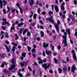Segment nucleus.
Instances as JSON below:
<instances>
[{
  "label": "nucleus",
  "mask_w": 77,
  "mask_h": 77,
  "mask_svg": "<svg viewBox=\"0 0 77 77\" xmlns=\"http://www.w3.org/2000/svg\"><path fill=\"white\" fill-rule=\"evenodd\" d=\"M39 22L40 23H41L42 24H44V23L42 22V20H40L39 21Z\"/></svg>",
  "instance_id": "nucleus-56"
},
{
  "label": "nucleus",
  "mask_w": 77,
  "mask_h": 77,
  "mask_svg": "<svg viewBox=\"0 0 77 77\" xmlns=\"http://www.w3.org/2000/svg\"><path fill=\"white\" fill-rule=\"evenodd\" d=\"M55 27L56 29L57 32H59V28L57 24H56L55 25Z\"/></svg>",
  "instance_id": "nucleus-6"
},
{
  "label": "nucleus",
  "mask_w": 77,
  "mask_h": 77,
  "mask_svg": "<svg viewBox=\"0 0 77 77\" xmlns=\"http://www.w3.org/2000/svg\"><path fill=\"white\" fill-rule=\"evenodd\" d=\"M54 61L55 63H57L58 61H57V59H56L55 58H54Z\"/></svg>",
  "instance_id": "nucleus-29"
},
{
  "label": "nucleus",
  "mask_w": 77,
  "mask_h": 77,
  "mask_svg": "<svg viewBox=\"0 0 77 77\" xmlns=\"http://www.w3.org/2000/svg\"><path fill=\"white\" fill-rule=\"evenodd\" d=\"M37 40L38 41H39L41 40V38L39 37H38L37 38Z\"/></svg>",
  "instance_id": "nucleus-44"
},
{
  "label": "nucleus",
  "mask_w": 77,
  "mask_h": 77,
  "mask_svg": "<svg viewBox=\"0 0 77 77\" xmlns=\"http://www.w3.org/2000/svg\"><path fill=\"white\" fill-rule=\"evenodd\" d=\"M18 75H19L20 77H23V74L20 73H18Z\"/></svg>",
  "instance_id": "nucleus-42"
},
{
  "label": "nucleus",
  "mask_w": 77,
  "mask_h": 77,
  "mask_svg": "<svg viewBox=\"0 0 77 77\" xmlns=\"http://www.w3.org/2000/svg\"><path fill=\"white\" fill-rule=\"evenodd\" d=\"M37 16V14H34L33 16V18L34 19H36V16Z\"/></svg>",
  "instance_id": "nucleus-36"
},
{
  "label": "nucleus",
  "mask_w": 77,
  "mask_h": 77,
  "mask_svg": "<svg viewBox=\"0 0 77 77\" xmlns=\"http://www.w3.org/2000/svg\"><path fill=\"white\" fill-rule=\"evenodd\" d=\"M60 48H61V47H60V46H58V50H60Z\"/></svg>",
  "instance_id": "nucleus-63"
},
{
  "label": "nucleus",
  "mask_w": 77,
  "mask_h": 77,
  "mask_svg": "<svg viewBox=\"0 0 77 77\" xmlns=\"http://www.w3.org/2000/svg\"><path fill=\"white\" fill-rule=\"evenodd\" d=\"M46 8H48L49 6L48 5V4H46L45 5Z\"/></svg>",
  "instance_id": "nucleus-62"
},
{
  "label": "nucleus",
  "mask_w": 77,
  "mask_h": 77,
  "mask_svg": "<svg viewBox=\"0 0 77 77\" xmlns=\"http://www.w3.org/2000/svg\"><path fill=\"white\" fill-rule=\"evenodd\" d=\"M28 68L30 71H32V68H31V67H30L29 66L28 67Z\"/></svg>",
  "instance_id": "nucleus-39"
},
{
  "label": "nucleus",
  "mask_w": 77,
  "mask_h": 77,
  "mask_svg": "<svg viewBox=\"0 0 77 77\" xmlns=\"http://www.w3.org/2000/svg\"><path fill=\"white\" fill-rule=\"evenodd\" d=\"M19 9H20V12L21 14H23V10H22V9H21V7H19Z\"/></svg>",
  "instance_id": "nucleus-33"
},
{
  "label": "nucleus",
  "mask_w": 77,
  "mask_h": 77,
  "mask_svg": "<svg viewBox=\"0 0 77 77\" xmlns=\"http://www.w3.org/2000/svg\"><path fill=\"white\" fill-rule=\"evenodd\" d=\"M42 15H45L46 14V13L45 11H43L42 12Z\"/></svg>",
  "instance_id": "nucleus-45"
},
{
  "label": "nucleus",
  "mask_w": 77,
  "mask_h": 77,
  "mask_svg": "<svg viewBox=\"0 0 77 77\" xmlns=\"http://www.w3.org/2000/svg\"><path fill=\"white\" fill-rule=\"evenodd\" d=\"M15 67V65H12L11 66V68L9 67V70H12V69H14Z\"/></svg>",
  "instance_id": "nucleus-12"
},
{
  "label": "nucleus",
  "mask_w": 77,
  "mask_h": 77,
  "mask_svg": "<svg viewBox=\"0 0 77 77\" xmlns=\"http://www.w3.org/2000/svg\"><path fill=\"white\" fill-rule=\"evenodd\" d=\"M40 9H40V8H38V14H39V12H40V11H41L40 10Z\"/></svg>",
  "instance_id": "nucleus-48"
},
{
  "label": "nucleus",
  "mask_w": 77,
  "mask_h": 77,
  "mask_svg": "<svg viewBox=\"0 0 77 77\" xmlns=\"http://www.w3.org/2000/svg\"><path fill=\"white\" fill-rule=\"evenodd\" d=\"M5 47L6 48V49H7V51L8 52H9L10 51V49L9 48V47H8L6 45H4Z\"/></svg>",
  "instance_id": "nucleus-15"
},
{
  "label": "nucleus",
  "mask_w": 77,
  "mask_h": 77,
  "mask_svg": "<svg viewBox=\"0 0 77 77\" xmlns=\"http://www.w3.org/2000/svg\"><path fill=\"white\" fill-rule=\"evenodd\" d=\"M21 48V46L20 45L18 46V47L17 48H18L19 49H20Z\"/></svg>",
  "instance_id": "nucleus-61"
},
{
  "label": "nucleus",
  "mask_w": 77,
  "mask_h": 77,
  "mask_svg": "<svg viewBox=\"0 0 77 77\" xmlns=\"http://www.w3.org/2000/svg\"><path fill=\"white\" fill-rule=\"evenodd\" d=\"M74 3L75 5H77V1H76V0H74Z\"/></svg>",
  "instance_id": "nucleus-55"
},
{
  "label": "nucleus",
  "mask_w": 77,
  "mask_h": 77,
  "mask_svg": "<svg viewBox=\"0 0 77 77\" xmlns=\"http://www.w3.org/2000/svg\"><path fill=\"white\" fill-rule=\"evenodd\" d=\"M22 32H23V29H21L20 31H19V33L20 34H21L22 33Z\"/></svg>",
  "instance_id": "nucleus-43"
},
{
  "label": "nucleus",
  "mask_w": 77,
  "mask_h": 77,
  "mask_svg": "<svg viewBox=\"0 0 77 77\" xmlns=\"http://www.w3.org/2000/svg\"><path fill=\"white\" fill-rule=\"evenodd\" d=\"M56 35H55V36H53V39L54 40H55L56 39Z\"/></svg>",
  "instance_id": "nucleus-52"
},
{
  "label": "nucleus",
  "mask_w": 77,
  "mask_h": 77,
  "mask_svg": "<svg viewBox=\"0 0 77 77\" xmlns=\"http://www.w3.org/2000/svg\"><path fill=\"white\" fill-rule=\"evenodd\" d=\"M50 65H51V64L50 63H44L42 65V66L43 68H44L45 70L46 71L47 69H48Z\"/></svg>",
  "instance_id": "nucleus-1"
},
{
  "label": "nucleus",
  "mask_w": 77,
  "mask_h": 77,
  "mask_svg": "<svg viewBox=\"0 0 77 77\" xmlns=\"http://www.w3.org/2000/svg\"><path fill=\"white\" fill-rule=\"evenodd\" d=\"M72 54H73V55H74V54H75V51H74V50H73L72 51Z\"/></svg>",
  "instance_id": "nucleus-51"
},
{
  "label": "nucleus",
  "mask_w": 77,
  "mask_h": 77,
  "mask_svg": "<svg viewBox=\"0 0 77 77\" xmlns=\"http://www.w3.org/2000/svg\"><path fill=\"white\" fill-rule=\"evenodd\" d=\"M55 10L56 11V12H59V8L57 5H55Z\"/></svg>",
  "instance_id": "nucleus-10"
},
{
  "label": "nucleus",
  "mask_w": 77,
  "mask_h": 77,
  "mask_svg": "<svg viewBox=\"0 0 77 77\" xmlns=\"http://www.w3.org/2000/svg\"><path fill=\"white\" fill-rule=\"evenodd\" d=\"M15 40H18L19 38V37L17 36V34H15Z\"/></svg>",
  "instance_id": "nucleus-25"
},
{
  "label": "nucleus",
  "mask_w": 77,
  "mask_h": 77,
  "mask_svg": "<svg viewBox=\"0 0 77 77\" xmlns=\"http://www.w3.org/2000/svg\"><path fill=\"white\" fill-rule=\"evenodd\" d=\"M58 70L59 71L58 72L59 73H60L62 72V69L60 68H59L58 69Z\"/></svg>",
  "instance_id": "nucleus-32"
},
{
  "label": "nucleus",
  "mask_w": 77,
  "mask_h": 77,
  "mask_svg": "<svg viewBox=\"0 0 77 77\" xmlns=\"http://www.w3.org/2000/svg\"><path fill=\"white\" fill-rule=\"evenodd\" d=\"M62 38L64 39L63 42H67L66 41V36L63 35L62 36Z\"/></svg>",
  "instance_id": "nucleus-11"
},
{
  "label": "nucleus",
  "mask_w": 77,
  "mask_h": 77,
  "mask_svg": "<svg viewBox=\"0 0 77 77\" xmlns=\"http://www.w3.org/2000/svg\"><path fill=\"white\" fill-rule=\"evenodd\" d=\"M42 63H43L42 60H40V61L38 62V63L39 64H41V63L42 64Z\"/></svg>",
  "instance_id": "nucleus-46"
},
{
  "label": "nucleus",
  "mask_w": 77,
  "mask_h": 77,
  "mask_svg": "<svg viewBox=\"0 0 77 77\" xmlns=\"http://www.w3.org/2000/svg\"><path fill=\"white\" fill-rule=\"evenodd\" d=\"M46 21H49V22H51V23H54V21L53 20V19H52L50 17H48L47 18H46Z\"/></svg>",
  "instance_id": "nucleus-4"
},
{
  "label": "nucleus",
  "mask_w": 77,
  "mask_h": 77,
  "mask_svg": "<svg viewBox=\"0 0 77 77\" xmlns=\"http://www.w3.org/2000/svg\"><path fill=\"white\" fill-rule=\"evenodd\" d=\"M37 59L38 60H42L41 59V58H40L39 57H37Z\"/></svg>",
  "instance_id": "nucleus-54"
},
{
  "label": "nucleus",
  "mask_w": 77,
  "mask_h": 77,
  "mask_svg": "<svg viewBox=\"0 0 77 77\" xmlns=\"http://www.w3.org/2000/svg\"><path fill=\"white\" fill-rule=\"evenodd\" d=\"M29 31V29H25V30L23 31V35H24L27 32Z\"/></svg>",
  "instance_id": "nucleus-14"
},
{
  "label": "nucleus",
  "mask_w": 77,
  "mask_h": 77,
  "mask_svg": "<svg viewBox=\"0 0 77 77\" xmlns=\"http://www.w3.org/2000/svg\"><path fill=\"white\" fill-rule=\"evenodd\" d=\"M3 11L4 14H6V11L5 9H3Z\"/></svg>",
  "instance_id": "nucleus-57"
},
{
  "label": "nucleus",
  "mask_w": 77,
  "mask_h": 77,
  "mask_svg": "<svg viewBox=\"0 0 77 77\" xmlns=\"http://www.w3.org/2000/svg\"><path fill=\"white\" fill-rule=\"evenodd\" d=\"M73 57L74 60H76L77 58H76V55H75V54H74L73 55Z\"/></svg>",
  "instance_id": "nucleus-18"
},
{
  "label": "nucleus",
  "mask_w": 77,
  "mask_h": 77,
  "mask_svg": "<svg viewBox=\"0 0 77 77\" xmlns=\"http://www.w3.org/2000/svg\"><path fill=\"white\" fill-rule=\"evenodd\" d=\"M66 69H67V67H64L63 68V71L64 72H65V71H66Z\"/></svg>",
  "instance_id": "nucleus-31"
},
{
  "label": "nucleus",
  "mask_w": 77,
  "mask_h": 77,
  "mask_svg": "<svg viewBox=\"0 0 77 77\" xmlns=\"http://www.w3.org/2000/svg\"><path fill=\"white\" fill-rule=\"evenodd\" d=\"M27 48L28 49V51L30 52V50L32 49V48H30L29 46H27Z\"/></svg>",
  "instance_id": "nucleus-22"
},
{
  "label": "nucleus",
  "mask_w": 77,
  "mask_h": 77,
  "mask_svg": "<svg viewBox=\"0 0 77 77\" xmlns=\"http://www.w3.org/2000/svg\"><path fill=\"white\" fill-rule=\"evenodd\" d=\"M31 14H30V15L29 16L30 18H31V17H33V13L32 12H31Z\"/></svg>",
  "instance_id": "nucleus-35"
},
{
  "label": "nucleus",
  "mask_w": 77,
  "mask_h": 77,
  "mask_svg": "<svg viewBox=\"0 0 77 77\" xmlns=\"http://www.w3.org/2000/svg\"><path fill=\"white\" fill-rule=\"evenodd\" d=\"M2 20L3 21H5V22H6V18H3Z\"/></svg>",
  "instance_id": "nucleus-53"
},
{
  "label": "nucleus",
  "mask_w": 77,
  "mask_h": 77,
  "mask_svg": "<svg viewBox=\"0 0 77 77\" xmlns=\"http://www.w3.org/2000/svg\"><path fill=\"white\" fill-rule=\"evenodd\" d=\"M16 5V6H17L19 8H20V4H19L18 3H17Z\"/></svg>",
  "instance_id": "nucleus-50"
},
{
  "label": "nucleus",
  "mask_w": 77,
  "mask_h": 77,
  "mask_svg": "<svg viewBox=\"0 0 77 77\" xmlns=\"http://www.w3.org/2000/svg\"><path fill=\"white\" fill-rule=\"evenodd\" d=\"M31 51L32 53H35V52H36V49L35 48H33L32 50Z\"/></svg>",
  "instance_id": "nucleus-26"
},
{
  "label": "nucleus",
  "mask_w": 77,
  "mask_h": 77,
  "mask_svg": "<svg viewBox=\"0 0 77 77\" xmlns=\"http://www.w3.org/2000/svg\"><path fill=\"white\" fill-rule=\"evenodd\" d=\"M75 70V65H74L72 66V72H74Z\"/></svg>",
  "instance_id": "nucleus-8"
},
{
  "label": "nucleus",
  "mask_w": 77,
  "mask_h": 77,
  "mask_svg": "<svg viewBox=\"0 0 77 77\" xmlns=\"http://www.w3.org/2000/svg\"><path fill=\"white\" fill-rule=\"evenodd\" d=\"M33 48H36V46L35 45H34L33 46Z\"/></svg>",
  "instance_id": "nucleus-60"
},
{
  "label": "nucleus",
  "mask_w": 77,
  "mask_h": 77,
  "mask_svg": "<svg viewBox=\"0 0 77 77\" xmlns=\"http://www.w3.org/2000/svg\"><path fill=\"white\" fill-rule=\"evenodd\" d=\"M46 53L48 56H49V55H50L51 54L52 52L50 51H48L47 50H46Z\"/></svg>",
  "instance_id": "nucleus-9"
},
{
  "label": "nucleus",
  "mask_w": 77,
  "mask_h": 77,
  "mask_svg": "<svg viewBox=\"0 0 77 77\" xmlns=\"http://www.w3.org/2000/svg\"><path fill=\"white\" fill-rule=\"evenodd\" d=\"M49 45V44L48 43H47V45L45 44V43H44L42 44V45L44 48H47V47H48Z\"/></svg>",
  "instance_id": "nucleus-7"
},
{
  "label": "nucleus",
  "mask_w": 77,
  "mask_h": 77,
  "mask_svg": "<svg viewBox=\"0 0 77 77\" xmlns=\"http://www.w3.org/2000/svg\"><path fill=\"white\" fill-rule=\"evenodd\" d=\"M12 30H15V27H14V26H12L11 27L10 32H11Z\"/></svg>",
  "instance_id": "nucleus-30"
},
{
  "label": "nucleus",
  "mask_w": 77,
  "mask_h": 77,
  "mask_svg": "<svg viewBox=\"0 0 77 77\" xmlns=\"http://www.w3.org/2000/svg\"><path fill=\"white\" fill-rule=\"evenodd\" d=\"M29 60H28L26 62H25L24 64H25V66H26L27 65V63H29Z\"/></svg>",
  "instance_id": "nucleus-34"
},
{
  "label": "nucleus",
  "mask_w": 77,
  "mask_h": 77,
  "mask_svg": "<svg viewBox=\"0 0 77 77\" xmlns=\"http://www.w3.org/2000/svg\"><path fill=\"white\" fill-rule=\"evenodd\" d=\"M1 27L2 29V30H6V27L4 26H2Z\"/></svg>",
  "instance_id": "nucleus-24"
},
{
  "label": "nucleus",
  "mask_w": 77,
  "mask_h": 77,
  "mask_svg": "<svg viewBox=\"0 0 77 77\" xmlns=\"http://www.w3.org/2000/svg\"><path fill=\"white\" fill-rule=\"evenodd\" d=\"M61 9L62 11H64V10H65V7H64V6L61 5Z\"/></svg>",
  "instance_id": "nucleus-19"
},
{
  "label": "nucleus",
  "mask_w": 77,
  "mask_h": 77,
  "mask_svg": "<svg viewBox=\"0 0 77 77\" xmlns=\"http://www.w3.org/2000/svg\"><path fill=\"white\" fill-rule=\"evenodd\" d=\"M29 3L31 6H32V5L34 4V1L33 0H30L29 1Z\"/></svg>",
  "instance_id": "nucleus-5"
},
{
  "label": "nucleus",
  "mask_w": 77,
  "mask_h": 77,
  "mask_svg": "<svg viewBox=\"0 0 77 77\" xmlns=\"http://www.w3.org/2000/svg\"><path fill=\"white\" fill-rule=\"evenodd\" d=\"M43 62H46V59H45L42 61Z\"/></svg>",
  "instance_id": "nucleus-64"
},
{
  "label": "nucleus",
  "mask_w": 77,
  "mask_h": 77,
  "mask_svg": "<svg viewBox=\"0 0 77 77\" xmlns=\"http://www.w3.org/2000/svg\"><path fill=\"white\" fill-rule=\"evenodd\" d=\"M43 56H45V53L44 51H43Z\"/></svg>",
  "instance_id": "nucleus-49"
},
{
  "label": "nucleus",
  "mask_w": 77,
  "mask_h": 77,
  "mask_svg": "<svg viewBox=\"0 0 77 77\" xmlns=\"http://www.w3.org/2000/svg\"><path fill=\"white\" fill-rule=\"evenodd\" d=\"M67 20H68V21L67 22L69 23V21H71V19H70L69 18H68L67 19Z\"/></svg>",
  "instance_id": "nucleus-59"
},
{
  "label": "nucleus",
  "mask_w": 77,
  "mask_h": 77,
  "mask_svg": "<svg viewBox=\"0 0 77 77\" xmlns=\"http://www.w3.org/2000/svg\"><path fill=\"white\" fill-rule=\"evenodd\" d=\"M27 36H30V33L29 32H28L27 33Z\"/></svg>",
  "instance_id": "nucleus-37"
},
{
  "label": "nucleus",
  "mask_w": 77,
  "mask_h": 77,
  "mask_svg": "<svg viewBox=\"0 0 77 77\" xmlns=\"http://www.w3.org/2000/svg\"><path fill=\"white\" fill-rule=\"evenodd\" d=\"M7 8L8 9V11L7 12V13H8V12H9L10 11V8L9 7H7Z\"/></svg>",
  "instance_id": "nucleus-40"
},
{
  "label": "nucleus",
  "mask_w": 77,
  "mask_h": 77,
  "mask_svg": "<svg viewBox=\"0 0 77 77\" xmlns=\"http://www.w3.org/2000/svg\"><path fill=\"white\" fill-rule=\"evenodd\" d=\"M11 44L14 46L12 48L11 51H15V48H17V44L14 43L12 42Z\"/></svg>",
  "instance_id": "nucleus-2"
},
{
  "label": "nucleus",
  "mask_w": 77,
  "mask_h": 77,
  "mask_svg": "<svg viewBox=\"0 0 77 77\" xmlns=\"http://www.w3.org/2000/svg\"><path fill=\"white\" fill-rule=\"evenodd\" d=\"M5 23L6 24H8V26H10V23L8 22H5Z\"/></svg>",
  "instance_id": "nucleus-47"
},
{
  "label": "nucleus",
  "mask_w": 77,
  "mask_h": 77,
  "mask_svg": "<svg viewBox=\"0 0 77 77\" xmlns=\"http://www.w3.org/2000/svg\"><path fill=\"white\" fill-rule=\"evenodd\" d=\"M40 33L41 34V37H42L44 36V33L43 31H41Z\"/></svg>",
  "instance_id": "nucleus-17"
},
{
  "label": "nucleus",
  "mask_w": 77,
  "mask_h": 77,
  "mask_svg": "<svg viewBox=\"0 0 77 77\" xmlns=\"http://www.w3.org/2000/svg\"><path fill=\"white\" fill-rule=\"evenodd\" d=\"M48 14L50 15V16H51V14H53V12L52 11H50L48 12Z\"/></svg>",
  "instance_id": "nucleus-27"
},
{
  "label": "nucleus",
  "mask_w": 77,
  "mask_h": 77,
  "mask_svg": "<svg viewBox=\"0 0 77 77\" xmlns=\"http://www.w3.org/2000/svg\"><path fill=\"white\" fill-rule=\"evenodd\" d=\"M32 73L33 75H35V73H36V70H34L32 72Z\"/></svg>",
  "instance_id": "nucleus-41"
},
{
  "label": "nucleus",
  "mask_w": 77,
  "mask_h": 77,
  "mask_svg": "<svg viewBox=\"0 0 77 77\" xmlns=\"http://www.w3.org/2000/svg\"><path fill=\"white\" fill-rule=\"evenodd\" d=\"M12 63L14 64V63H15V61H14V59H12Z\"/></svg>",
  "instance_id": "nucleus-38"
},
{
  "label": "nucleus",
  "mask_w": 77,
  "mask_h": 77,
  "mask_svg": "<svg viewBox=\"0 0 77 77\" xmlns=\"http://www.w3.org/2000/svg\"><path fill=\"white\" fill-rule=\"evenodd\" d=\"M24 24L22 23V22H21V23H19L18 24V26L19 27H21V26H23V24Z\"/></svg>",
  "instance_id": "nucleus-21"
},
{
  "label": "nucleus",
  "mask_w": 77,
  "mask_h": 77,
  "mask_svg": "<svg viewBox=\"0 0 77 77\" xmlns=\"http://www.w3.org/2000/svg\"><path fill=\"white\" fill-rule=\"evenodd\" d=\"M26 53H23L22 54V56H23V57H26Z\"/></svg>",
  "instance_id": "nucleus-23"
},
{
  "label": "nucleus",
  "mask_w": 77,
  "mask_h": 77,
  "mask_svg": "<svg viewBox=\"0 0 77 77\" xmlns=\"http://www.w3.org/2000/svg\"><path fill=\"white\" fill-rule=\"evenodd\" d=\"M24 63H25V62L24 61H22L19 63V64L20 65V66H24Z\"/></svg>",
  "instance_id": "nucleus-13"
},
{
  "label": "nucleus",
  "mask_w": 77,
  "mask_h": 77,
  "mask_svg": "<svg viewBox=\"0 0 77 77\" xmlns=\"http://www.w3.org/2000/svg\"><path fill=\"white\" fill-rule=\"evenodd\" d=\"M64 42V45H63L64 47H65L66 46H68V44H67V42Z\"/></svg>",
  "instance_id": "nucleus-16"
},
{
  "label": "nucleus",
  "mask_w": 77,
  "mask_h": 77,
  "mask_svg": "<svg viewBox=\"0 0 77 77\" xmlns=\"http://www.w3.org/2000/svg\"><path fill=\"white\" fill-rule=\"evenodd\" d=\"M0 4L1 5H0V6H1V8H3V2L2 1H0Z\"/></svg>",
  "instance_id": "nucleus-20"
},
{
  "label": "nucleus",
  "mask_w": 77,
  "mask_h": 77,
  "mask_svg": "<svg viewBox=\"0 0 77 77\" xmlns=\"http://www.w3.org/2000/svg\"><path fill=\"white\" fill-rule=\"evenodd\" d=\"M5 35L6 38H9V35H8V34L7 32L5 33Z\"/></svg>",
  "instance_id": "nucleus-28"
},
{
  "label": "nucleus",
  "mask_w": 77,
  "mask_h": 77,
  "mask_svg": "<svg viewBox=\"0 0 77 77\" xmlns=\"http://www.w3.org/2000/svg\"><path fill=\"white\" fill-rule=\"evenodd\" d=\"M66 60L67 62H69V57H67L66 59Z\"/></svg>",
  "instance_id": "nucleus-58"
},
{
  "label": "nucleus",
  "mask_w": 77,
  "mask_h": 77,
  "mask_svg": "<svg viewBox=\"0 0 77 77\" xmlns=\"http://www.w3.org/2000/svg\"><path fill=\"white\" fill-rule=\"evenodd\" d=\"M67 32L69 35L71 34V32H70V29L69 28H67L66 29V32H64V34L65 35L64 36H66V35H67Z\"/></svg>",
  "instance_id": "nucleus-3"
}]
</instances>
